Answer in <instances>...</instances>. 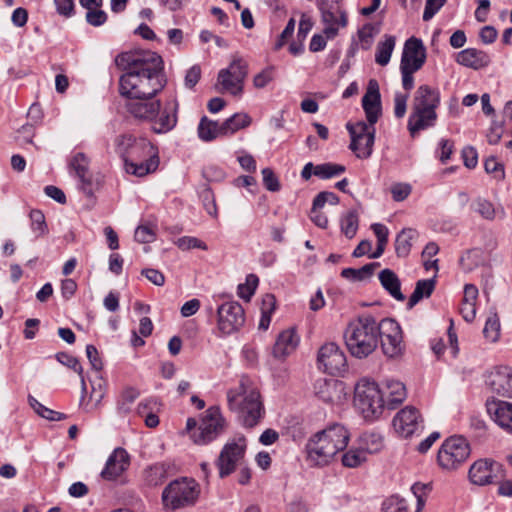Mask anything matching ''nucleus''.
<instances>
[{
	"label": "nucleus",
	"instance_id": "obj_1",
	"mask_svg": "<svg viewBox=\"0 0 512 512\" xmlns=\"http://www.w3.org/2000/svg\"><path fill=\"white\" fill-rule=\"evenodd\" d=\"M125 73L119 79V92L127 98H153L166 81L162 58L150 50L123 52L115 58Z\"/></svg>",
	"mask_w": 512,
	"mask_h": 512
},
{
	"label": "nucleus",
	"instance_id": "obj_2",
	"mask_svg": "<svg viewBox=\"0 0 512 512\" xmlns=\"http://www.w3.org/2000/svg\"><path fill=\"white\" fill-rule=\"evenodd\" d=\"M348 430L340 424H333L317 432L307 443V459L315 466L328 465L343 451L349 442Z\"/></svg>",
	"mask_w": 512,
	"mask_h": 512
},
{
	"label": "nucleus",
	"instance_id": "obj_3",
	"mask_svg": "<svg viewBox=\"0 0 512 512\" xmlns=\"http://www.w3.org/2000/svg\"><path fill=\"white\" fill-rule=\"evenodd\" d=\"M380 333V322L371 314H362L344 331L346 347L352 356L366 358L377 348Z\"/></svg>",
	"mask_w": 512,
	"mask_h": 512
},
{
	"label": "nucleus",
	"instance_id": "obj_4",
	"mask_svg": "<svg viewBox=\"0 0 512 512\" xmlns=\"http://www.w3.org/2000/svg\"><path fill=\"white\" fill-rule=\"evenodd\" d=\"M228 407L235 412L245 427H254L264 414L260 393L254 388H248L241 381L237 389L227 392Z\"/></svg>",
	"mask_w": 512,
	"mask_h": 512
},
{
	"label": "nucleus",
	"instance_id": "obj_5",
	"mask_svg": "<svg viewBox=\"0 0 512 512\" xmlns=\"http://www.w3.org/2000/svg\"><path fill=\"white\" fill-rule=\"evenodd\" d=\"M354 404L364 418H377L386 407L384 391L376 382L362 379L355 387Z\"/></svg>",
	"mask_w": 512,
	"mask_h": 512
},
{
	"label": "nucleus",
	"instance_id": "obj_6",
	"mask_svg": "<svg viewBox=\"0 0 512 512\" xmlns=\"http://www.w3.org/2000/svg\"><path fill=\"white\" fill-rule=\"evenodd\" d=\"M199 486L193 479L181 478L170 482L162 492L165 507L172 510L193 505L199 497Z\"/></svg>",
	"mask_w": 512,
	"mask_h": 512
},
{
	"label": "nucleus",
	"instance_id": "obj_7",
	"mask_svg": "<svg viewBox=\"0 0 512 512\" xmlns=\"http://www.w3.org/2000/svg\"><path fill=\"white\" fill-rule=\"evenodd\" d=\"M471 453L468 441L462 436L447 438L438 451L437 460L441 468L456 470L466 462Z\"/></svg>",
	"mask_w": 512,
	"mask_h": 512
},
{
	"label": "nucleus",
	"instance_id": "obj_8",
	"mask_svg": "<svg viewBox=\"0 0 512 512\" xmlns=\"http://www.w3.org/2000/svg\"><path fill=\"white\" fill-rule=\"evenodd\" d=\"M346 128L351 137L349 148L354 152L357 158L367 159L373 152L375 142V124L358 121L356 123L348 122Z\"/></svg>",
	"mask_w": 512,
	"mask_h": 512
},
{
	"label": "nucleus",
	"instance_id": "obj_9",
	"mask_svg": "<svg viewBox=\"0 0 512 512\" xmlns=\"http://www.w3.org/2000/svg\"><path fill=\"white\" fill-rule=\"evenodd\" d=\"M343 0H317V7L325 24L324 33L328 38H334L339 28L347 26L348 19L342 7Z\"/></svg>",
	"mask_w": 512,
	"mask_h": 512
},
{
	"label": "nucleus",
	"instance_id": "obj_10",
	"mask_svg": "<svg viewBox=\"0 0 512 512\" xmlns=\"http://www.w3.org/2000/svg\"><path fill=\"white\" fill-rule=\"evenodd\" d=\"M245 452L246 439L244 437L228 442L223 447L216 462L220 478L229 476L245 463Z\"/></svg>",
	"mask_w": 512,
	"mask_h": 512
},
{
	"label": "nucleus",
	"instance_id": "obj_11",
	"mask_svg": "<svg viewBox=\"0 0 512 512\" xmlns=\"http://www.w3.org/2000/svg\"><path fill=\"white\" fill-rule=\"evenodd\" d=\"M224 418L219 407H210L202 417L198 428L191 433V438L198 445H205L222 433Z\"/></svg>",
	"mask_w": 512,
	"mask_h": 512
},
{
	"label": "nucleus",
	"instance_id": "obj_12",
	"mask_svg": "<svg viewBox=\"0 0 512 512\" xmlns=\"http://www.w3.org/2000/svg\"><path fill=\"white\" fill-rule=\"evenodd\" d=\"M217 327L223 335L238 331L245 323L243 307L235 301L225 302L217 309Z\"/></svg>",
	"mask_w": 512,
	"mask_h": 512
},
{
	"label": "nucleus",
	"instance_id": "obj_13",
	"mask_svg": "<svg viewBox=\"0 0 512 512\" xmlns=\"http://www.w3.org/2000/svg\"><path fill=\"white\" fill-rule=\"evenodd\" d=\"M503 478L502 464L492 459H479L469 469V479L475 485H489L497 483Z\"/></svg>",
	"mask_w": 512,
	"mask_h": 512
},
{
	"label": "nucleus",
	"instance_id": "obj_14",
	"mask_svg": "<svg viewBox=\"0 0 512 512\" xmlns=\"http://www.w3.org/2000/svg\"><path fill=\"white\" fill-rule=\"evenodd\" d=\"M381 347L383 353L390 357H398L404 350L402 331L398 323L392 319H383L380 321Z\"/></svg>",
	"mask_w": 512,
	"mask_h": 512
},
{
	"label": "nucleus",
	"instance_id": "obj_15",
	"mask_svg": "<svg viewBox=\"0 0 512 512\" xmlns=\"http://www.w3.org/2000/svg\"><path fill=\"white\" fill-rule=\"evenodd\" d=\"M318 364L324 372L336 375L346 370L347 360L344 352L333 342L321 346L318 352Z\"/></svg>",
	"mask_w": 512,
	"mask_h": 512
},
{
	"label": "nucleus",
	"instance_id": "obj_16",
	"mask_svg": "<svg viewBox=\"0 0 512 512\" xmlns=\"http://www.w3.org/2000/svg\"><path fill=\"white\" fill-rule=\"evenodd\" d=\"M421 422L419 411L413 406H406L394 416L392 424L400 437L409 438L420 429Z\"/></svg>",
	"mask_w": 512,
	"mask_h": 512
},
{
	"label": "nucleus",
	"instance_id": "obj_17",
	"mask_svg": "<svg viewBox=\"0 0 512 512\" xmlns=\"http://www.w3.org/2000/svg\"><path fill=\"white\" fill-rule=\"evenodd\" d=\"M426 61V49L418 38H409L403 48L400 66L420 70Z\"/></svg>",
	"mask_w": 512,
	"mask_h": 512
},
{
	"label": "nucleus",
	"instance_id": "obj_18",
	"mask_svg": "<svg viewBox=\"0 0 512 512\" xmlns=\"http://www.w3.org/2000/svg\"><path fill=\"white\" fill-rule=\"evenodd\" d=\"M437 121V112L434 109L412 105L408 118L407 129L412 137L418 132L433 127Z\"/></svg>",
	"mask_w": 512,
	"mask_h": 512
},
{
	"label": "nucleus",
	"instance_id": "obj_19",
	"mask_svg": "<svg viewBox=\"0 0 512 512\" xmlns=\"http://www.w3.org/2000/svg\"><path fill=\"white\" fill-rule=\"evenodd\" d=\"M130 464V457L125 449L116 448L107 459L106 465L101 472L105 480H115L126 471Z\"/></svg>",
	"mask_w": 512,
	"mask_h": 512
},
{
	"label": "nucleus",
	"instance_id": "obj_20",
	"mask_svg": "<svg viewBox=\"0 0 512 512\" xmlns=\"http://www.w3.org/2000/svg\"><path fill=\"white\" fill-rule=\"evenodd\" d=\"M126 104L128 112L135 118L153 120L160 111V101L153 98H129Z\"/></svg>",
	"mask_w": 512,
	"mask_h": 512
},
{
	"label": "nucleus",
	"instance_id": "obj_21",
	"mask_svg": "<svg viewBox=\"0 0 512 512\" xmlns=\"http://www.w3.org/2000/svg\"><path fill=\"white\" fill-rule=\"evenodd\" d=\"M487 411L492 419L501 428L508 432H512V403L498 400L489 399L486 402Z\"/></svg>",
	"mask_w": 512,
	"mask_h": 512
},
{
	"label": "nucleus",
	"instance_id": "obj_22",
	"mask_svg": "<svg viewBox=\"0 0 512 512\" xmlns=\"http://www.w3.org/2000/svg\"><path fill=\"white\" fill-rule=\"evenodd\" d=\"M362 106L366 114L367 122L376 124L382 111L380 92L375 80L369 82L368 90L362 98Z\"/></svg>",
	"mask_w": 512,
	"mask_h": 512
},
{
	"label": "nucleus",
	"instance_id": "obj_23",
	"mask_svg": "<svg viewBox=\"0 0 512 512\" xmlns=\"http://www.w3.org/2000/svg\"><path fill=\"white\" fill-rule=\"evenodd\" d=\"M489 385L498 395L512 398V368L496 367L489 376Z\"/></svg>",
	"mask_w": 512,
	"mask_h": 512
},
{
	"label": "nucleus",
	"instance_id": "obj_24",
	"mask_svg": "<svg viewBox=\"0 0 512 512\" xmlns=\"http://www.w3.org/2000/svg\"><path fill=\"white\" fill-rule=\"evenodd\" d=\"M316 396L326 403L338 402L342 398L343 382L336 379H318L314 384Z\"/></svg>",
	"mask_w": 512,
	"mask_h": 512
},
{
	"label": "nucleus",
	"instance_id": "obj_25",
	"mask_svg": "<svg viewBox=\"0 0 512 512\" xmlns=\"http://www.w3.org/2000/svg\"><path fill=\"white\" fill-rule=\"evenodd\" d=\"M298 343L299 337L294 329L282 331L273 346V356L277 359H284L296 349Z\"/></svg>",
	"mask_w": 512,
	"mask_h": 512
},
{
	"label": "nucleus",
	"instance_id": "obj_26",
	"mask_svg": "<svg viewBox=\"0 0 512 512\" xmlns=\"http://www.w3.org/2000/svg\"><path fill=\"white\" fill-rule=\"evenodd\" d=\"M177 109L178 103L175 100L168 102L159 117L153 119V131L160 134L172 130L177 123Z\"/></svg>",
	"mask_w": 512,
	"mask_h": 512
},
{
	"label": "nucleus",
	"instance_id": "obj_27",
	"mask_svg": "<svg viewBox=\"0 0 512 512\" xmlns=\"http://www.w3.org/2000/svg\"><path fill=\"white\" fill-rule=\"evenodd\" d=\"M456 61L462 66L478 70L488 66L490 57L482 50L467 48L457 54Z\"/></svg>",
	"mask_w": 512,
	"mask_h": 512
},
{
	"label": "nucleus",
	"instance_id": "obj_28",
	"mask_svg": "<svg viewBox=\"0 0 512 512\" xmlns=\"http://www.w3.org/2000/svg\"><path fill=\"white\" fill-rule=\"evenodd\" d=\"M381 389L384 391L385 404L389 409L396 408V406L401 404L407 397L405 385L398 380H386Z\"/></svg>",
	"mask_w": 512,
	"mask_h": 512
},
{
	"label": "nucleus",
	"instance_id": "obj_29",
	"mask_svg": "<svg viewBox=\"0 0 512 512\" xmlns=\"http://www.w3.org/2000/svg\"><path fill=\"white\" fill-rule=\"evenodd\" d=\"M70 168L75 171L76 176L82 183L83 190L91 194L93 188V180L89 174V160L83 153L75 154L70 161Z\"/></svg>",
	"mask_w": 512,
	"mask_h": 512
},
{
	"label": "nucleus",
	"instance_id": "obj_30",
	"mask_svg": "<svg viewBox=\"0 0 512 512\" xmlns=\"http://www.w3.org/2000/svg\"><path fill=\"white\" fill-rule=\"evenodd\" d=\"M440 104V94L436 89L428 85H421L417 88L412 105L436 110Z\"/></svg>",
	"mask_w": 512,
	"mask_h": 512
},
{
	"label": "nucleus",
	"instance_id": "obj_31",
	"mask_svg": "<svg viewBox=\"0 0 512 512\" xmlns=\"http://www.w3.org/2000/svg\"><path fill=\"white\" fill-rule=\"evenodd\" d=\"M382 287L397 301H404L405 296L401 292V282L391 269H384L379 273Z\"/></svg>",
	"mask_w": 512,
	"mask_h": 512
},
{
	"label": "nucleus",
	"instance_id": "obj_32",
	"mask_svg": "<svg viewBox=\"0 0 512 512\" xmlns=\"http://www.w3.org/2000/svg\"><path fill=\"white\" fill-rule=\"evenodd\" d=\"M158 165V154L150 155V158L147 159L136 160L135 162H128V164H124L126 172L137 177H143L154 172L158 168Z\"/></svg>",
	"mask_w": 512,
	"mask_h": 512
},
{
	"label": "nucleus",
	"instance_id": "obj_33",
	"mask_svg": "<svg viewBox=\"0 0 512 512\" xmlns=\"http://www.w3.org/2000/svg\"><path fill=\"white\" fill-rule=\"evenodd\" d=\"M130 148L124 164L147 159L150 158V155L157 154L156 148L145 138H137L136 142Z\"/></svg>",
	"mask_w": 512,
	"mask_h": 512
},
{
	"label": "nucleus",
	"instance_id": "obj_34",
	"mask_svg": "<svg viewBox=\"0 0 512 512\" xmlns=\"http://www.w3.org/2000/svg\"><path fill=\"white\" fill-rule=\"evenodd\" d=\"M198 136L205 142L212 141L220 136H225L224 130H222V123L219 124L203 116L198 125Z\"/></svg>",
	"mask_w": 512,
	"mask_h": 512
},
{
	"label": "nucleus",
	"instance_id": "obj_35",
	"mask_svg": "<svg viewBox=\"0 0 512 512\" xmlns=\"http://www.w3.org/2000/svg\"><path fill=\"white\" fill-rule=\"evenodd\" d=\"M168 469L169 465L165 463L151 465L143 472L144 482L150 487L161 485L168 477Z\"/></svg>",
	"mask_w": 512,
	"mask_h": 512
},
{
	"label": "nucleus",
	"instance_id": "obj_36",
	"mask_svg": "<svg viewBox=\"0 0 512 512\" xmlns=\"http://www.w3.org/2000/svg\"><path fill=\"white\" fill-rule=\"evenodd\" d=\"M434 279L419 280L416 282L415 289L411 294L407 306L409 309L413 308L423 298H428L435 289Z\"/></svg>",
	"mask_w": 512,
	"mask_h": 512
},
{
	"label": "nucleus",
	"instance_id": "obj_37",
	"mask_svg": "<svg viewBox=\"0 0 512 512\" xmlns=\"http://www.w3.org/2000/svg\"><path fill=\"white\" fill-rule=\"evenodd\" d=\"M217 83L221 86L220 92H228L231 95L239 96L243 92L244 81L235 79L228 71H219Z\"/></svg>",
	"mask_w": 512,
	"mask_h": 512
},
{
	"label": "nucleus",
	"instance_id": "obj_38",
	"mask_svg": "<svg viewBox=\"0 0 512 512\" xmlns=\"http://www.w3.org/2000/svg\"><path fill=\"white\" fill-rule=\"evenodd\" d=\"M417 235V231L412 228H404L401 230L395 240V251L397 256H408L412 247L411 242L417 237Z\"/></svg>",
	"mask_w": 512,
	"mask_h": 512
},
{
	"label": "nucleus",
	"instance_id": "obj_39",
	"mask_svg": "<svg viewBox=\"0 0 512 512\" xmlns=\"http://www.w3.org/2000/svg\"><path fill=\"white\" fill-rule=\"evenodd\" d=\"M396 39L394 36L385 35V39L379 42L376 47L375 61L380 66H386L394 50Z\"/></svg>",
	"mask_w": 512,
	"mask_h": 512
},
{
	"label": "nucleus",
	"instance_id": "obj_40",
	"mask_svg": "<svg viewBox=\"0 0 512 512\" xmlns=\"http://www.w3.org/2000/svg\"><path fill=\"white\" fill-rule=\"evenodd\" d=\"M251 118L245 113H236L222 123V130L225 135H230L239 129L249 126Z\"/></svg>",
	"mask_w": 512,
	"mask_h": 512
},
{
	"label": "nucleus",
	"instance_id": "obj_41",
	"mask_svg": "<svg viewBox=\"0 0 512 512\" xmlns=\"http://www.w3.org/2000/svg\"><path fill=\"white\" fill-rule=\"evenodd\" d=\"M341 232L348 238L352 239L358 230L359 218L356 210H350L341 217Z\"/></svg>",
	"mask_w": 512,
	"mask_h": 512
},
{
	"label": "nucleus",
	"instance_id": "obj_42",
	"mask_svg": "<svg viewBox=\"0 0 512 512\" xmlns=\"http://www.w3.org/2000/svg\"><path fill=\"white\" fill-rule=\"evenodd\" d=\"M379 266V263H369L361 267L360 269L354 268H345L341 272V276L345 279L352 281H362L373 274V271L376 267Z\"/></svg>",
	"mask_w": 512,
	"mask_h": 512
},
{
	"label": "nucleus",
	"instance_id": "obj_43",
	"mask_svg": "<svg viewBox=\"0 0 512 512\" xmlns=\"http://www.w3.org/2000/svg\"><path fill=\"white\" fill-rule=\"evenodd\" d=\"M366 451L364 448H351L342 455V464L348 468H356L366 462Z\"/></svg>",
	"mask_w": 512,
	"mask_h": 512
},
{
	"label": "nucleus",
	"instance_id": "obj_44",
	"mask_svg": "<svg viewBox=\"0 0 512 512\" xmlns=\"http://www.w3.org/2000/svg\"><path fill=\"white\" fill-rule=\"evenodd\" d=\"M345 170V166L341 164L323 163L315 166L313 174L322 179H329L344 173Z\"/></svg>",
	"mask_w": 512,
	"mask_h": 512
},
{
	"label": "nucleus",
	"instance_id": "obj_45",
	"mask_svg": "<svg viewBox=\"0 0 512 512\" xmlns=\"http://www.w3.org/2000/svg\"><path fill=\"white\" fill-rule=\"evenodd\" d=\"M29 403H30L31 407L34 409V411L39 416H41L45 419H48L50 421H61V420H65L67 418V416L65 414L45 407L38 400H36L35 398H33L31 396L29 397Z\"/></svg>",
	"mask_w": 512,
	"mask_h": 512
},
{
	"label": "nucleus",
	"instance_id": "obj_46",
	"mask_svg": "<svg viewBox=\"0 0 512 512\" xmlns=\"http://www.w3.org/2000/svg\"><path fill=\"white\" fill-rule=\"evenodd\" d=\"M157 405V401L154 399H148L138 404L137 412L139 415H145V424L149 428H155L159 424L158 416L153 413H147L148 409H153L154 406Z\"/></svg>",
	"mask_w": 512,
	"mask_h": 512
},
{
	"label": "nucleus",
	"instance_id": "obj_47",
	"mask_svg": "<svg viewBox=\"0 0 512 512\" xmlns=\"http://www.w3.org/2000/svg\"><path fill=\"white\" fill-rule=\"evenodd\" d=\"M220 71H228L231 76H235L236 80L244 81L248 75V64L241 57L234 56L230 65Z\"/></svg>",
	"mask_w": 512,
	"mask_h": 512
},
{
	"label": "nucleus",
	"instance_id": "obj_48",
	"mask_svg": "<svg viewBox=\"0 0 512 512\" xmlns=\"http://www.w3.org/2000/svg\"><path fill=\"white\" fill-rule=\"evenodd\" d=\"M483 261L482 251L480 249H471L460 258V265L465 272L472 271Z\"/></svg>",
	"mask_w": 512,
	"mask_h": 512
},
{
	"label": "nucleus",
	"instance_id": "obj_49",
	"mask_svg": "<svg viewBox=\"0 0 512 512\" xmlns=\"http://www.w3.org/2000/svg\"><path fill=\"white\" fill-rule=\"evenodd\" d=\"M484 337L490 342H496L500 335V321L496 313L491 314L483 329Z\"/></svg>",
	"mask_w": 512,
	"mask_h": 512
},
{
	"label": "nucleus",
	"instance_id": "obj_50",
	"mask_svg": "<svg viewBox=\"0 0 512 512\" xmlns=\"http://www.w3.org/2000/svg\"><path fill=\"white\" fill-rule=\"evenodd\" d=\"M56 358L61 364L71 368L80 376L82 388L85 390L86 384L83 376V368L78 359L64 352L58 353Z\"/></svg>",
	"mask_w": 512,
	"mask_h": 512
},
{
	"label": "nucleus",
	"instance_id": "obj_51",
	"mask_svg": "<svg viewBox=\"0 0 512 512\" xmlns=\"http://www.w3.org/2000/svg\"><path fill=\"white\" fill-rule=\"evenodd\" d=\"M31 220V229L36 237L43 236L47 233L48 227L45 222V216L40 210H31L29 214Z\"/></svg>",
	"mask_w": 512,
	"mask_h": 512
},
{
	"label": "nucleus",
	"instance_id": "obj_52",
	"mask_svg": "<svg viewBox=\"0 0 512 512\" xmlns=\"http://www.w3.org/2000/svg\"><path fill=\"white\" fill-rule=\"evenodd\" d=\"M258 283V277L254 274H249L246 277V282L238 285V296L245 301H250L258 286Z\"/></svg>",
	"mask_w": 512,
	"mask_h": 512
},
{
	"label": "nucleus",
	"instance_id": "obj_53",
	"mask_svg": "<svg viewBox=\"0 0 512 512\" xmlns=\"http://www.w3.org/2000/svg\"><path fill=\"white\" fill-rule=\"evenodd\" d=\"M139 392L132 387L126 388L118 401L117 408L121 413H128L131 410V405L138 398Z\"/></svg>",
	"mask_w": 512,
	"mask_h": 512
},
{
	"label": "nucleus",
	"instance_id": "obj_54",
	"mask_svg": "<svg viewBox=\"0 0 512 512\" xmlns=\"http://www.w3.org/2000/svg\"><path fill=\"white\" fill-rule=\"evenodd\" d=\"M471 207L475 212L479 213L487 220H493L495 218V209L493 204L484 198H477L474 200Z\"/></svg>",
	"mask_w": 512,
	"mask_h": 512
},
{
	"label": "nucleus",
	"instance_id": "obj_55",
	"mask_svg": "<svg viewBox=\"0 0 512 512\" xmlns=\"http://www.w3.org/2000/svg\"><path fill=\"white\" fill-rule=\"evenodd\" d=\"M137 138L132 135H120L115 140L116 153L125 161L129 154V150L132 145L136 142Z\"/></svg>",
	"mask_w": 512,
	"mask_h": 512
},
{
	"label": "nucleus",
	"instance_id": "obj_56",
	"mask_svg": "<svg viewBox=\"0 0 512 512\" xmlns=\"http://www.w3.org/2000/svg\"><path fill=\"white\" fill-rule=\"evenodd\" d=\"M383 512H408V507L404 499L390 497L383 502Z\"/></svg>",
	"mask_w": 512,
	"mask_h": 512
},
{
	"label": "nucleus",
	"instance_id": "obj_57",
	"mask_svg": "<svg viewBox=\"0 0 512 512\" xmlns=\"http://www.w3.org/2000/svg\"><path fill=\"white\" fill-rule=\"evenodd\" d=\"M261 173L263 176V184L267 190L271 192H277L280 190V182L272 169L264 168Z\"/></svg>",
	"mask_w": 512,
	"mask_h": 512
},
{
	"label": "nucleus",
	"instance_id": "obj_58",
	"mask_svg": "<svg viewBox=\"0 0 512 512\" xmlns=\"http://www.w3.org/2000/svg\"><path fill=\"white\" fill-rule=\"evenodd\" d=\"M339 203V197L329 191H322L316 195L313 200L314 208H323L325 204L337 205Z\"/></svg>",
	"mask_w": 512,
	"mask_h": 512
},
{
	"label": "nucleus",
	"instance_id": "obj_59",
	"mask_svg": "<svg viewBox=\"0 0 512 512\" xmlns=\"http://www.w3.org/2000/svg\"><path fill=\"white\" fill-rule=\"evenodd\" d=\"M485 171L488 174H492L493 177L497 180L504 179L505 173H504V167L501 163H499L495 158L490 157L486 159L484 163Z\"/></svg>",
	"mask_w": 512,
	"mask_h": 512
},
{
	"label": "nucleus",
	"instance_id": "obj_60",
	"mask_svg": "<svg viewBox=\"0 0 512 512\" xmlns=\"http://www.w3.org/2000/svg\"><path fill=\"white\" fill-rule=\"evenodd\" d=\"M412 191V187L408 183H395L391 187V194L394 201H404Z\"/></svg>",
	"mask_w": 512,
	"mask_h": 512
},
{
	"label": "nucleus",
	"instance_id": "obj_61",
	"mask_svg": "<svg viewBox=\"0 0 512 512\" xmlns=\"http://www.w3.org/2000/svg\"><path fill=\"white\" fill-rule=\"evenodd\" d=\"M274 79V68L267 67L260 73L256 74L253 78V84L256 88L261 89L266 87Z\"/></svg>",
	"mask_w": 512,
	"mask_h": 512
},
{
	"label": "nucleus",
	"instance_id": "obj_62",
	"mask_svg": "<svg viewBox=\"0 0 512 512\" xmlns=\"http://www.w3.org/2000/svg\"><path fill=\"white\" fill-rule=\"evenodd\" d=\"M177 246L182 250H190L193 248H199L207 250V245L196 237L184 236L177 240Z\"/></svg>",
	"mask_w": 512,
	"mask_h": 512
},
{
	"label": "nucleus",
	"instance_id": "obj_63",
	"mask_svg": "<svg viewBox=\"0 0 512 512\" xmlns=\"http://www.w3.org/2000/svg\"><path fill=\"white\" fill-rule=\"evenodd\" d=\"M59 15L70 18L75 13L74 0H54Z\"/></svg>",
	"mask_w": 512,
	"mask_h": 512
},
{
	"label": "nucleus",
	"instance_id": "obj_64",
	"mask_svg": "<svg viewBox=\"0 0 512 512\" xmlns=\"http://www.w3.org/2000/svg\"><path fill=\"white\" fill-rule=\"evenodd\" d=\"M107 20V14L100 9H89L86 13V21L92 26H101Z\"/></svg>",
	"mask_w": 512,
	"mask_h": 512
}]
</instances>
